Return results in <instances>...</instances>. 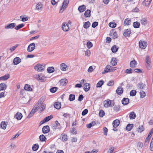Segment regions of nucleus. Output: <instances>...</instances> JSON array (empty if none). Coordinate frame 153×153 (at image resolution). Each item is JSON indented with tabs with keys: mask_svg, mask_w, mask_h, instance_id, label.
I'll use <instances>...</instances> for the list:
<instances>
[{
	"mask_svg": "<svg viewBox=\"0 0 153 153\" xmlns=\"http://www.w3.org/2000/svg\"><path fill=\"white\" fill-rule=\"evenodd\" d=\"M35 107H37L38 110L40 109L41 111L42 112L45 109V105L42 103L40 101H39L35 105Z\"/></svg>",
	"mask_w": 153,
	"mask_h": 153,
	"instance_id": "f257e3e1",
	"label": "nucleus"
},
{
	"mask_svg": "<svg viewBox=\"0 0 153 153\" xmlns=\"http://www.w3.org/2000/svg\"><path fill=\"white\" fill-rule=\"evenodd\" d=\"M45 65H41L38 64L34 67L35 69L39 72L44 71L45 68Z\"/></svg>",
	"mask_w": 153,
	"mask_h": 153,
	"instance_id": "f03ea898",
	"label": "nucleus"
},
{
	"mask_svg": "<svg viewBox=\"0 0 153 153\" xmlns=\"http://www.w3.org/2000/svg\"><path fill=\"white\" fill-rule=\"evenodd\" d=\"M69 2V1L68 0H65L64 1L63 3L62 7L59 11V13H62L63 12L64 10L67 7Z\"/></svg>",
	"mask_w": 153,
	"mask_h": 153,
	"instance_id": "7ed1b4c3",
	"label": "nucleus"
},
{
	"mask_svg": "<svg viewBox=\"0 0 153 153\" xmlns=\"http://www.w3.org/2000/svg\"><path fill=\"white\" fill-rule=\"evenodd\" d=\"M71 22L69 21L68 23H64L62 25V29L64 31H67L69 30V24H71Z\"/></svg>",
	"mask_w": 153,
	"mask_h": 153,
	"instance_id": "20e7f679",
	"label": "nucleus"
},
{
	"mask_svg": "<svg viewBox=\"0 0 153 153\" xmlns=\"http://www.w3.org/2000/svg\"><path fill=\"white\" fill-rule=\"evenodd\" d=\"M114 105V102L112 100H108L105 101L104 102V106L107 108L109 107H112Z\"/></svg>",
	"mask_w": 153,
	"mask_h": 153,
	"instance_id": "39448f33",
	"label": "nucleus"
},
{
	"mask_svg": "<svg viewBox=\"0 0 153 153\" xmlns=\"http://www.w3.org/2000/svg\"><path fill=\"white\" fill-rule=\"evenodd\" d=\"M147 45V43L145 41L140 40L139 42V46L140 48L145 49Z\"/></svg>",
	"mask_w": 153,
	"mask_h": 153,
	"instance_id": "423d86ee",
	"label": "nucleus"
},
{
	"mask_svg": "<svg viewBox=\"0 0 153 153\" xmlns=\"http://www.w3.org/2000/svg\"><path fill=\"white\" fill-rule=\"evenodd\" d=\"M35 44L34 43L30 44L28 46L27 51L29 52L32 51L35 48Z\"/></svg>",
	"mask_w": 153,
	"mask_h": 153,
	"instance_id": "0eeeda50",
	"label": "nucleus"
},
{
	"mask_svg": "<svg viewBox=\"0 0 153 153\" xmlns=\"http://www.w3.org/2000/svg\"><path fill=\"white\" fill-rule=\"evenodd\" d=\"M38 110L37 107H35V105L33 109L31 110L30 114L27 116V118H29L31 117L33 114Z\"/></svg>",
	"mask_w": 153,
	"mask_h": 153,
	"instance_id": "6e6552de",
	"label": "nucleus"
},
{
	"mask_svg": "<svg viewBox=\"0 0 153 153\" xmlns=\"http://www.w3.org/2000/svg\"><path fill=\"white\" fill-rule=\"evenodd\" d=\"M60 125L58 121H56L55 122V123L52 126V128L53 130H56L60 128Z\"/></svg>",
	"mask_w": 153,
	"mask_h": 153,
	"instance_id": "1a4fd4ad",
	"label": "nucleus"
},
{
	"mask_svg": "<svg viewBox=\"0 0 153 153\" xmlns=\"http://www.w3.org/2000/svg\"><path fill=\"white\" fill-rule=\"evenodd\" d=\"M50 129L48 126H44L42 129L43 133L44 134L48 133L50 131Z\"/></svg>",
	"mask_w": 153,
	"mask_h": 153,
	"instance_id": "9d476101",
	"label": "nucleus"
},
{
	"mask_svg": "<svg viewBox=\"0 0 153 153\" xmlns=\"http://www.w3.org/2000/svg\"><path fill=\"white\" fill-rule=\"evenodd\" d=\"M60 68L62 71H65L68 69V67L65 63H63L60 64Z\"/></svg>",
	"mask_w": 153,
	"mask_h": 153,
	"instance_id": "9b49d317",
	"label": "nucleus"
},
{
	"mask_svg": "<svg viewBox=\"0 0 153 153\" xmlns=\"http://www.w3.org/2000/svg\"><path fill=\"white\" fill-rule=\"evenodd\" d=\"M131 33V31L130 29H127L124 30L123 35L125 37L129 36Z\"/></svg>",
	"mask_w": 153,
	"mask_h": 153,
	"instance_id": "f8f14e48",
	"label": "nucleus"
},
{
	"mask_svg": "<svg viewBox=\"0 0 153 153\" xmlns=\"http://www.w3.org/2000/svg\"><path fill=\"white\" fill-rule=\"evenodd\" d=\"M36 78L38 80H40L41 81H44L45 80V78H46L44 76H42V75H36Z\"/></svg>",
	"mask_w": 153,
	"mask_h": 153,
	"instance_id": "ddd939ff",
	"label": "nucleus"
},
{
	"mask_svg": "<svg viewBox=\"0 0 153 153\" xmlns=\"http://www.w3.org/2000/svg\"><path fill=\"white\" fill-rule=\"evenodd\" d=\"M117 60L116 58L113 57L111 59L110 64L113 66H115L117 64Z\"/></svg>",
	"mask_w": 153,
	"mask_h": 153,
	"instance_id": "4468645a",
	"label": "nucleus"
},
{
	"mask_svg": "<svg viewBox=\"0 0 153 153\" xmlns=\"http://www.w3.org/2000/svg\"><path fill=\"white\" fill-rule=\"evenodd\" d=\"M123 88L121 86H119L116 91L118 95L122 94L123 93Z\"/></svg>",
	"mask_w": 153,
	"mask_h": 153,
	"instance_id": "2eb2a0df",
	"label": "nucleus"
},
{
	"mask_svg": "<svg viewBox=\"0 0 153 153\" xmlns=\"http://www.w3.org/2000/svg\"><path fill=\"white\" fill-rule=\"evenodd\" d=\"M21 62V59L19 57H16L14 59L13 62L14 64L17 65L20 63Z\"/></svg>",
	"mask_w": 153,
	"mask_h": 153,
	"instance_id": "dca6fc26",
	"label": "nucleus"
},
{
	"mask_svg": "<svg viewBox=\"0 0 153 153\" xmlns=\"http://www.w3.org/2000/svg\"><path fill=\"white\" fill-rule=\"evenodd\" d=\"M110 36L113 39H115L117 38V33L114 31H111L110 33Z\"/></svg>",
	"mask_w": 153,
	"mask_h": 153,
	"instance_id": "f3484780",
	"label": "nucleus"
},
{
	"mask_svg": "<svg viewBox=\"0 0 153 153\" xmlns=\"http://www.w3.org/2000/svg\"><path fill=\"white\" fill-rule=\"evenodd\" d=\"M152 0H144L143 1V5L146 7H149Z\"/></svg>",
	"mask_w": 153,
	"mask_h": 153,
	"instance_id": "a211bd4d",
	"label": "nucleus"
},
{
	"mask_svg": "<svg viewBox=\"0 0 153 153\" xmlns=\"http://www.w3.org/2000/svg\"><path fill=\"white\" fill-rule=\"evenodd\" d=\"M16 26V24L14 23H12L8 24L7 26L5 27V28L6 29H12L13 28Z\"/></svg>",
	"mask_w": 153,
	"mask_h": 153,
	"instance_id": "6ab92c4d",
	"label": "nucleus"
},
{
	"mask_svg": "<svg viewBox=\"0 0 153 153\" xmlns=\"http://www.w3.org/2000/svg\"><path fill=\"white\" fill-rule=\"evenodd\" d=\"M137 65V62L135 60H133L131 61L130 65L131 68H134L136 67Z\"/></svg>",
	"mask_w": 153,
	"mask_h": 153,
	"instance_id": "aec40b11",
	"label": "nucleus"
},
{
	"mask_svg": "<svg viewBox=\"0 0 153 153\" xmlns=\"http://www.w3.org/2000/svg\"><path fill=\"white\" fill-rule=\"evenodd\" d=\"M129 100L128 98H124L122 100V104L124 105H127L129 102Z\"/></svg>",
	"mask_w": 153,
	"mask_h": 153,
	"instance_id": "412c9836",
	"label": "nucleus"
},
{
	"mask_svg": "<svg viewBox=\"0 0 153 153\" xmlns=\"http://www.w3.org/2000/svg\"><path fill=\"white\" fill-rule=\"evenodd\" d=\"M120 122L118 120H116L113 123V127L114 128H117L119 125Z\"/></svg>",
	"mask_w": 153,
	"mask_h": 153,
	"instance_id": "4be33fe9",
	"label": "nucleus"
},
{
	"mask_svg": "<svg viewBox=\"0 0 153 153\" xmlns=\"http://www.w3.org/2000/svg\"><path fill=\"white\" fill-rule=\"evenodd\" d=\"M7 88V85L4 83H1L0 84V91L5 90Z\"/></svg>",
	"mask_w": 153,
	"mask_h": 153,
	"instance_id": "5701e85b",
	"label": "nucleus"
},
{
	"mask_svg": "<svg viewBox=\"0 0 153 153\" xmlns=\"http://www.w3.org/2000/svg\"><path fill=\"white\" fill-rule=\"evenodd\" d=\"M90 88V84L89 83H86L85 84L84 86V89L85 91H88Z\"/></svg>",
	"mask_w": 153,
	"mask_h": 153,
	"instance_id": "b1692460",
	"label": "nucleus"
},
{
	"mask_svg": "<svg viewBox=\"0 0 153 153\" xmlns=\"http://www.w3.org/2000/svg\"><path fill=\"white\" fill-rule=\"evenodd\" d=\"M10 78V75L6 74L5 75L0 77V80H6Z\"/></svg>",
	"mask_w": 153,
	"mask_h": 153,
	"instance_id": "393cba45",
	"label": "nucleus"
},
{
	"mask_svg": "<svg viewBox=\"0 0 153 153\" xmlns=\"http://www.w3.org/2000/svg\"><path fill=\"white\" fill-rule=\"evenodd\" d=\"M85 6L83 5L79 6L78 8V10L81 13L83 12L85 10Z\"/></svg>",
	"mask_w": 153,
	"mask_h": 153,
	"instance_id": "a878e982",
	"label": "nucleus"
},
{
	"mask_svg": "<svg viewBox=\"0 0 153 153\" xmlns=\"http://www.w3.org/2000/svg\"><path fill=\"white\" fill-rule=\"evenodd\" d=\"M15 117L16 119L18 120H20L22 117V115L21 113L18 112L15 115Z\"/></svg>",
	"mask_w": 153,
	"mask_h": 153,
	"instance_id": "bb28decb",
	"label": "nucleus"
},
{
	"mask_svg": "<svg viewBox=\"0 0 153 153\" xmlns=\"http://www.w3.org/2000/svg\"><path fill=\"white\" fill-rule=\"evenodd\" d=\"M42 5L41 2H39L38 3L36 6V9L37 10H39L42 8Z\"/></svg>",
	"mask_w": 153,
	"mask_h": 153,
	"instance_id": "cd10ccee",
	"label": "nucleus"
},
{
	"mask_svg": "<svg viewBox=\"0 0 153 153\" xmlns=\"http://www.w3.org/2000/svg\"><path fill=\"white\" fill-rule=\"evenodd\" d=\"M136 117V115L135 113L133 111L130 113L129 117L130 119H134Z\"/></svg>",
	"mask_w": 153,
	"mask_h": 153,
	"instance_id": "c85d7f7f",
	"label": "nucleus"
},
{
	"mask_svg": "<svg viewBox=\"0 0 153 153\" xmlns=\"http://www.w3.org/2000/svg\"><path fill=\"white\" fill-rule=\"evenodd\" d=\"M61 138L62 140L63 141H65L68 140L67 135L64 133L62 134L61 135Z\"/></svg>",
	"mask_w": 153,
	"mask_h": 153,
	"instance_id": "c756f323",
	"label": "nucleus"
},
{
	"mask_svg": "<svg viewBox=\"0 0 153 153\" xmlns=\"http://www.w3.org/2000/svg\"><path fill=\"white\" fill-rule=\"evenodd\" d=\"M47 71L49 73H53L55 69L53 67H48L47 69Z\"/></svg>",
	"mask_w": 153,
	"mask_h": 153,
	"instance_id": "7c9ffc66",
	"label": "nucleus"
},
{
	"mask_svg": "<svg viewBox=\"0 0 153 153\" xmlns=\"http://www.w3.org/2000/svg\"><path fill=\"white\" fill-rule=\"evenodd\" d=\"M91 11L90 10H87L84 13V15L85 17H89L91 16Z\"/></svg>",
	"mask_w": 153,
	"mask_h": 153,
	"instance_id": "2f4dec72",
	"label": "nucleus"
},
{
	"mask_svg": "<svg viewBox=\"0 0 153 153\" xmlns=\"http://www.w3.org/2000/svg\"><path fill=\"white\" fill-rule=\"evenodd\" d=\"M25 90L27 91H31L32 89L30 85L28 84H26L24 87Z\"/></svg>",
	"mask_w": 153,
	"mask_h": 153,
	"instance_id": "473e14b6",
	"label": "nucleus"
},
{
	"mask_svg": "<svg viewBox=\"0 0 153 153\" xmlns=\"http://www.w3.org/2000/svg\"><path fill=\"white\" fill-rule=\"evenodd\" d=\"M131 22V19H129L128 18H127L125 19L124 25H128L130 24Z\"/></svg>",
	"mask_w": 153,
	"mask_h": 153,
	"instance_id": "72a5a7b5",
	"label": "nucleus"
},
{
	"mask_svg": "<svg viewBox=\"0 0 153 153\" xmlns=\"http://www.w3.org/2000/svg\"><path fill=\"white\" fill-rule=\"evenodd\" d=\"M54 106L56 109H60L61 107V103L59 102H56L54 105Z\"/></svg>",
	"mask_w": 153,
	"mask_h": 153,
	"instance_id": "f704fd0d",
	"label": "nucleus"
},
{
	"mask_svg": "<svg viewBox=\"0 0 153 153\" xmlns=\"http://www.w3.org/2000/svg\"><path fill=\"white\" fill-rule=\"evenodd\" d=\"M90 25L91 24L89 21L85 22L84 23L83 26V27L87 29L89 27Z\"/></svg>",
	"mask_w": 153,
	"mask_h": 153,
	"instance_id": "c9c22d12",
	"label": "nucleus"
},
{
	"mask_svg": "<svg viewBox=\"0 0 153 153\" xmlns=\"http://www.w3.org/2000/svg\"><path fill=\"white\" fill-rule=\"evenodd\" d=\"M96 124V123L94 121H92L91 123L86 125L87 127L88 128H90L92 126H94Z\"/></svg>",
	"mask_w": 153,
	"mask_h": 153,
	"instance_id": "e433bc0d",
	"label": "nucleus"
},
{
	"mask_svg": "<svg viewBox=\"0 0 153 153\" xmlns=\"http://www.w3.org/2000/svg\"><path fill=\"white\" fill-rule=\"evenodd\" d=\"M1 128L4 130L6 128L7 124L5 122H1L0 124Z\"/></svg>",
	"mask_w": 153,
	"mask_h": 153,
	"instance_id": "4c0bfd02",
	"label": "nucleus"
},
{
	"mask_svg": "<svg viewBox=\"0 0 153 153\" xmlns=\"http://www.w3.org/2000/svg\"><path fill=\"white\" fill-rule=\"evenodd\" d=\"M118 49V48H117L116 45H114L112 46L111 48L112 51L113 53H116L117 52Z\"/></svg>",
	"mask_w": 153,
	"mask_h": 153,
	"instance_id": "58836bf2",
	"label": "nucleus"
},
{
	"mask_svg": "<svg viewBox=\"0 0 153 153\" xmlns=\"http://www.w3.org/2000/svg\"><path fill=\"white\" fill-rule=\"evenodd\" d=\"M133 127V125L132 124H128L126 127L127 130L130 131L132 128Z\"/></svg>",
	"mask_w": 153,
	"mask_h": 153,
	"instance_id": "ea45409f",
	"label": "nucleus"
},
{
	"mask_svg": "<svg viewBox=\"0 0 153 153\" xmlns=\"http://www.w3.org/2000/svg\"><path fill=\"white\" fill-rule=\"evenodd\" d=\"M67 82L68 81L66 79H62L60 81L61 84L63 85H65Z\"/></svg>",
	"mask_w": 153,
	"mask_h": 153,
	"instance_id": "a19ab883",
	"label": "nucleus"
},
{
	"mask_svg": "<svg viewBox=\"0 0 153 153\" xmlns=\"http://www.w3.org/2000/svg\"><path fill=\"white\" fill-rule=\"evenodd\" d=\"M147 19L146 18H143L141 20V24L145 25L147 24Z\"/></svg>",
	"mask_w": 153,
	"mask_h": 153,
	"instance_id": "79ce46f5",
	"label": "nucleus"
},
{
	"mask_svg": "<svg viewBox=\"0 0 153 153\" xmlns=\"http://www.w3.org/2000/svg\"><path fill=\"white\" fill-rule=\"evenodd\" d=\"M39 147V146L38 144H34L32 147V149L34 151H36Z\"/></svg>",
	"mask_w": 153,
	"mask_h": 153,
	"instance_id": "37998d69",
	"label": "nucleus"
},
{
	"mask_svg": "<svg viewBox=\"0 0 153 153\" xmlns=\"http://www.w3.org/2000/svg\"><path fill=\"white\" fill-rule=\"evenodd\" d=\"M140 25V23L138 22H134L133 23V26L135 28H138L139 27Z\"/></svg>",
	"mask_w": 153,
	"mask_h": 153,
	"instance_id": "c03bdc74",
	"label": "nucleus"
},
{
	"mask_svg": "<svg viewBox=\"0 0 153 153\" xmlns=\"http://www.w3.org/2000/svg\"><path fill=\"white\" fill-rule=\"evenodd\" d=\"M39 137L40 140L42 141H45L46 140V137L43 134L40 135Z\"/></svg>",
	"mask_w": 153,
	"mask_h": 153,
	"instance_id": "a18cd8bd",
	"label": "nucleus"
},
{
	"mask_svg": "<svg viewBox=\"0 0 153 153\" xmlns=\"http://www.w3.org/2000/svg\"><path fill=\"white\" fill-rule=\"evenodd\" d=\"M104 82L102 80L100 81L97 84L96 87L97 88L100 87L103 84Z\"/></svg>",
	"mask_w": 153,
	"mask_h": 153,
	"instance_id": "49530a36",
	"label": "nucleus"
},
{
	"mask_svg": "<svg viewBox=\"0 0 153 153\" xmlns=\"http://www.w3.org/2000/svg\"><path fill=\"white\" fill-rule=\"evenodd\" d=\"M137 86L138 89H142L143 88L145 85L143 83H140L138 84Z\"/></svg>",
	"mask_w": 153,
	"mask_h": 153,
	"instance_id": "de8ad7c7",
	"label": "nucleus"
},
{
	"mask_svg": "<svg viewBox=\"0 0 153 153\" xmlns=\"http://www.w3.org/2000/svg\"><path fill=\"white\" fill-rule=\"evenodd\" d=\"M75 99V96L74 94H71L69 95V100L71 101H73Z\"/></svg>",
	"mask_w": 153,
	"mask_h": 153,
	"instance_id": "09e8293b",
	"label": "nucleus"
},
{
	"mask_svg": "<svg viewBox=\"0 0 153 153\" xmlns=\"http://www.w3.org/2000/svg\"><path fill=\"white\" fill-rule=\"evenodd\" d=\"M53 116L52 115L48 116L45 117L44 119L45 122H47L50 120L51 119L53 118Z\"/></svg>",
	"mask_w": 153,
	"mask_h": 153,
	"instance_id": "8fccbe9b",
	"label": "nucleus"
},
{
	"mask_svg": "<svg viewBox=\"0 0 153 153\" xmlns=\"http://www.w3.org/2000/svg\"><path fill=\"white\" fill-rule=\"evenodd\" d=\"M86 46L88 49H90L93 46V44L91 42H87Z\"/></svg>",
	"mask_w": 153,
	"mask_h": 153,
	"instance_id": "3c124183",
	"label": "nucleus"
},
{
	"mask_svg": "<svg viewBox=\"0 0 153 153\" xmlns=\"http://www.w3.org/2000/svg\"><path fill=\"white\" fill-rule=\"evenodd\" d=\"M140 94L141 98H143L146 96V94L145 92L141 90L140 92Z\"/></svg>",
	"mask_w": 153,
	"mask_h": 153,
	"instance_id": "603ef678",
	"label": "nucleus"
},
{
	"mask_svg": "<svg viewBox=\"0 0 153 153\" xmlns=\"http://www.w3.org/2000/svg\"><path fill=\"white\" fill-rule=\"evenodd\" d=\"M114 148L112 146H110L107 152V153H112L114 150Z\"/></svg>",
	"mask_w": 153,
	"mask_h": 153,
	"instance_id": "864d4df0",
	"label": "nucleus"
},
{
	"mask_svg": "<svg viewBox=\"0 0 153 153\" xmlns=\"http://www.w3.org/2000/svg\"><path fill=\"white\" fill-rule=\"evenodd\" d=\"M116 24L114 22H110L109 24V26L112 28H114L116 26Z\"/></svg>",
	"mask_w": 153,
	"mask_h": 153,
	"instance_id": "5fc2aeb1",
	"label": "nucleus"
},
{
	"mask_svg": "<svg viewBox=\"0 0 153 153\" xmlns=\"http://www.w3.org/2000/svg\"><path fill=\"white\" fill-rule=\"evenodd\" d=\"M136 93V90H131L130 93V94L131 96H134L135 95Z\"/></svg>",
	"mask_w": 153,
	"mask_h": 153,
	"instance_id": "6e6d98bb",
	"label": "nucleus"
},
{
	"mask_svg": "<svg viewBox=\"0 0 153 153\" xmlns=\"http://www.w3.org/2000/svg\"><path fill=\"white\" fill-rule=\"evenodd\" d=\"M57 90V88L56 87H54L51 88L50 89V91L52 93H54Z\"/></svg>",
	"mask_w": 153,
	"mask_h": 153,
	"instance_id": "4d7b16f0",
	"label": "nucleus"
},
{
	"mask_svg": "<svg viewBox=\"0 0 153 153\" xmlns=\"http://www.w3.org/2000/svg\"><path fill=\"white\" fill-rule=\"evenodd\" d=\"M24 26V25L23 24H21L18 25V26H16L15 27V29L16 30H18L19 29L22 27Z\"/></svg>",
	"mask_w": 153,
	"mask_h": 153,
	"instance_id": "13d9d810",
	"label": "nucleus"
},
{
	"mask_svg": "<svg viewBox=\"0 0 153 153\" xmlns=\"http://www.w3.org/2000/svg\"><path fill=\"white\" fill-rule=\"evenodd\" d=\"M105 112L102 110H100L99 113V115L101 117H102L105 115Z\"/></svg>",
	"mask_w": 153,
	"mask_h": 153,
	"instance_id": "bf43d9fd",
	"label": "nucleus"
},
{
	"mask_svg": "<svg viewBox=\"0 0 153 153\" xmlns=\"http://www.w3.org/2000/svg\"><path fill=\"white\" fill-rule=\"evenodd\" d=\"M120 107L119 105H115L114 108V111L116 112L118 111L120 109Z\"/></svg>",
	"mask_w": 153,
	"mask_h": 153,
	"instance_id": "052dcab7",
	"label": "nucleus"
},
{
	"mask_svg": "<svg viewBox=\"0 0 153 153\" xmlns=\"http://www.w3.org/2000/svg\"><path fill=\"white\" fill-rule=\"evenodd\" d=\"M150 149L151 151H153V137L151 141L150 146Z\"/></svg>",
	"mask_w": 153,
	"mask_h": 153,
	"instance_id": "680f3d73",
	"label": "nucleus"
},
{
	"mask_svg": "<svg viewBox=\"0 0 153 153\" xmlns=\"http://www.w3.org/2000/svg\"><path fill=\"white\" fill-rule=\"evenodd\" d=\"M91 54V52L89 50H87L85 52V55L86 56H89Z\"/></svg>",
	"mask_w": 153,
	"mask_h": 153,
	"instance_id": "e2e57ef3",
	"label": "nucleus"
},
{
	"mask_svg": "<svg viewBox=\"0 0 153 153\" xmlns=\"http://www.w3.org/2000/svg\"><path fill=\"white\" fill-rule=\"evenodd\" d=\"M111 66L109 65H107L105 68V69L108 72H110Z\"/></svg>",
	"mask_w": 153,
	"mask_h": 153,
	"instance_id": "0e129e2a",
	"label": "nucleus"
},
{
	"mask_svg": "<svg viewBox=\"0 0 153 153\" xmlns=\"http://www.w3.org/2000/svg\"><path fill=\"white\" fill-rule=\"evenodd\" d=\"M98 22H95L92 24V27L93 28H95L98 25Z\"/></svg>",
	"mask_w": 153,
	"mask_h": 153,
	"instance_id": "69168bd1",
	"label": "nucleus"
},
{
	"mask_svg": "<svg viewBox=\"0 0 153 153\" xmlns=\"http://www.w3.org/2000/svg\"><path fill=\"white\" fill-rule=\"evenodd\" d=\"M20 18L22 19V22H25L28 20V17H24L22 16H20Z\"/></svg>",
	"mask_w": 153,
	"mask_h": 153,
	"instance_id": "338daca9",
	"label": "nucleus"
},
{
	"mask_svg": "<svg viewBox=\"0 0 153 153\" xmlns=\"http://www.w3.org/2000/svg\"><path fill=\"white\" fill-rule=\"evenodd\" d=\"M18 46V45H16L12 47V48L10 49V50L11 52H13L14 51Z\"/></svg>",
	"mask_w": 153,
	"mask_h": 153,
	"instance_id": "774afa93",
	"label": "nucleus"
}]
</instances>
